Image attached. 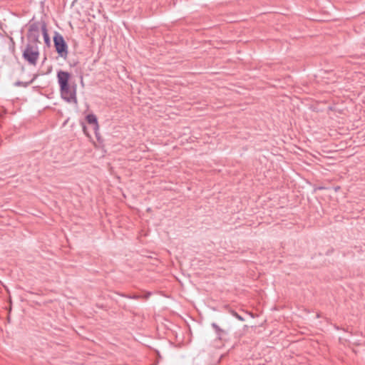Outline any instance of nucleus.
<instances>
[{
	"mask_svg": "<svg viewBox=\"0 0 365 365\" xmlns=\"http://www.w3.org/2000/svg\"><path fill=\"white\" fill-rule=\"evenodd\" d=\"M231 313L233 316H235L237 319H238L240 321H244V318L239 315L235 311L232 310Z\"/></svg>",
	"mask_w": 365,
	"mask_h": 365,
	"instance_id": "9d476101",
	"label": "nucleus"
},
{
	"mask_svg": "<svg viewBox=\"0 0 365 365\" xmlns=\"http://www.w3.org/2000/svg\"><path fill=\"white\" fill-rule=\"evenodd\" d=\"M157 355H158V359H160V358H161V356L160 355V354H159V352H158V351L157 352Z\"/></svg>",
	"mask_w": 365,
	"mask_h": 365,
	"instance_id": "4468645a",
	"label": "nucleus"
},
{
	"mask_svg": "<svg viewBox=\"0 0 365 365\" xmlns=\"http://www.w3.org/2000/svg\"><path fill=\"white\" fill-rule=\"evenodd\" d=\"M86 120L87 123L93 126V128L95 131L96 135L98 138V130L99 128V125L98 123V119L96 115L91 113L86 115Z\"/></svg>",
	"mask_w": 365,
	"mask_h": 365,
	"instance_id": "0eeeda50",
	"label": "nucleus"
},
{
	"mask_svg": "<svg viewBox=\"0 0 365 365\" xmlns=\"http://www.w3.org/2000/svg\"><path fill=\"white\" fill-rule=\"evenodd\" d=\"M123 296L125 297L130 298V299H138L140 298V296L135 295V294H134L133 296L123 294Z\"/></svg>",
	"mask_w": 365,
	"mask_h": 365,
	"instance_id": "9b49d317",
	"label": "nucleus"
},
{
	"mask_svg": "<svg viewBox=\"0 0 365 365\" xmlns=\"http://www.w3.org/2000/svg\"><path fill=\"white\" fill-rule=\"evenodd\" d=\"M10 39H11V41L12 43L13 51H14L15 43H14V39L12 38H11Z\"/></svg>",
	"mask_w": 365,
	"mask_h": 365,
	"instance_id": "f8f14e48",
	"label": "nucleus"
},
{
	"mask_svg": "<svg viewBox=\"0 0 365 365\" xmlns=\"http://www.w3.org/2000/svg\"><path fill=\"white\" fill-rule=\"evenodd\" d=\"M212 327L215 331L217 334V339L220 341H225L228 339V332L227 331L221 329L216 323L213 322L211 324Z\"/></svg>",
	"mask_w": 365,
	"mask_h": 365,
	"instance_id": "423d86ee",
	"label": "nucleus"
},
{
	"mask_svg": "<svg viewBox=\"0 0 365 365\" xmlns=\"http://www.w3.org/2000/svg\"><path fill=\"white\" fill-rule=\"evenodd\" d=\"M42 21H31L29 24V29L26 34L28 42L27 43L38 45L40 43V29L41 30Z\"/></svg>",
	"mask_w": 365,
	"mask_h": 365,
	"instance_id": "f03ea898",
	"label": "nucleus"
},
{
	"mask_svg": "<svg viewBox=\"0 0 365 365\" xmlns=\"http://www.w3.org/2000/svg\"><path fill=\"white\" fill-rule=\"evenodd\" d=\"M36 78V76H35L29 82H23V81H18L16 82H15L14 83V86H23V87H27L29 86L31 83H33V81L35 80V78Z\"/></svg>",
	"mask_w": 365,
	"mask_h": 365,
	"instance_id": "1a4fd4ad",
	"label": "nucleus"
},
{
	"mask_svg": "<svg viewBox=\"0 0 365 365\" xmlns=\"http://www.w3.org/2000/svg\"><path fill=\"white\" fill-rule=\"evenodd\" d=\"M61 98L68 103H73L77 104L76 88V86H66L60 88Z\"/></svg>",
	"mask_w": 365,
	"mask_h": 365,
	"instance_id": "20e7f679",
	"label": "nucleus"
},
{
	"mask_svg": "<svg viewBox=\"0 0 365 365\" xmlns=\"http://www.w3.org/2000/svg\"><path fill=\"white\" fill-rule=\"evenodd\" d=\"M40 56L38 45L26 43L24 50L22 52L23 58L30 65L36 66Z\"/></svg>",
	"mask_w": 365,
	"mask_h": 365,
	"instance_id": "f257e3e1",
	"label": "nucleus"
},
{
	"mask_svg": "<svg viewBox=\"0 0 365 365\" xmlns=\"http://www.w3.org/2000/svg\"><path fill=\"white\" fill-rule=\"evenodd\" d=\"M158 359L156 361V362L155 364H153L152 365H158Z\"/></svg>",
	"mask_w": 365,
	"mask_h": 365,
	"instance_id": "2eb2a0df",
	"label": "nucleus"
},
{
	"mask_svg": "<svg viewBox=\"0 0 365 365\" xmlns=\"http://www.w3.org/2000/svg\"><path fill=\"white\" fill-rule=\"evenodd\" d=\"M41 32L43 34V40L45 43L49 46L51 44L50 36L48 34L47 25L44 21H42Z\"/></svg>",
	"mask_w": 365,
	"mask_h": 365,
	"instance_id": "6e6552de",
	"label": "nucleus"
},
{
	"mask_svg": "<svg viewBox=\"0 0 365 365\" xmlns=\"http://www.w3.org/2000/svg\"><path fill=\"white\" fill-rule=\"evenodd\" d=\"M58 82L60 88L69 86L71 74L67 71H59L57 73Z\"/></svg>",
	"mask_w": 365,
	"mask_h": 365,
	"instance_id": "39448f33",
	"label": "nucleus"
},
{
	"mask_svg": "<svg viewBox=\"0 0 365 365\" xmlns=\"http://www.w3.org/2000/svg\"><path fill=\"white\" fill-rule=\"evenodd\" d=\"M53 45L56 48V51L58 55L66 59L68 56V45L65 41L63 36L58 32H55L53 37Z\"/></svg>",
	"mask_w": 365,
	"mask_h": 365,
	"instance_id": "7ed1b4c3",
	"label": "nucleus"
},
{
	"mask_svg": "<svg viewBox=\"0 0 365 365\" xmlns=\"http://www.w3.org/2000/svg\"><path fill=\"white\" fill-rule=\"evenodd\" d=\"M83 129L84 133H86V127L83 123Z\"/></svg>",
	"mask_w": 365,
	"mask_h": 365,
	"instance_id": "ddd939ff",
	"label": "nucleus"
}]
</instances>
